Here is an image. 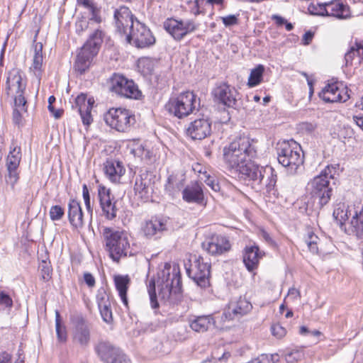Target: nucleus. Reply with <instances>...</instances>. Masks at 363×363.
<instances>
[{"instance_id":"64","label":"nucleus","mask_w":363,"mask_h":363,"mask_svg":"<svg viewBox=\"0 0 363 363\" xmlns=\"http://www.w3.org/2000/svg\"><path fill=\"white\" fill-rule=\"evenodd\" d=\"M353 121L357 124L358 127H359L362 130H363V116L360 115H356L353 116Z\"/></svg>"},{"instance_id":"55","label":"nucleus","mask_w":363,"mask_h":363,"mask_svg":"<svg viewBox=\"0 0 363 363\" xmlns=\"http://www.w3.org/2000/svg\"><path fill=\"white\" fill-rule=\"evenodd\" d=\"M91 17L87 20L89 23L93 24L94 23L96 24H99L102 21L101 16L100 15V9L97 8V6H94L91 9L89 10Z\"/></svg>"},{"instance_id":"13","label":"nucleus","mask_w":363,"mask_h":363,"mask_svg":"<svg viewBox=\"0 0 363 363\" xmlns=\"http://www.w3.org/2000/svg\"><path fill=\"white\" fill-rule=\"evenodd\" d=\"M164 28L174 40H181L186 35L196 30L199 24L191 19L179 21L168 18L164 23Z\"/></svg>"},{"instance_id":"25","label":"nucleus","mask_w":363,"mask_h":363,"mask_svg":"<svg viewBox=\"0 0 363 363\" xmlns=\"http://www.w3.org/2000/svg\"><path fill=\"white\" fill-rule=\"evenodd\" d=\"M168 220L163 218H152L145 220L141 225V230L144 236L147 238L155 236L159 238L164 231L167 230Z\"/></svg>"},{"instance_id":"51","label":"nucleus","mask_w":363,"mask_h":363,"mask_svg":"<svg viewBox=\"0 0 363 363\" xmlns=\"http://www.w3.org/2000/svg\"><path fill=\"white\" fill-rule=\"evenodd\" d=\"M91 23L89 21H88L86 18H82L79 20H77L75 23V30L76 33L81 35L84 33V31H86Z\"/></svg>"},{"instance_id":"53","label":"nucleus","mask_w":363,"mask_h":363,"mask_svg":"<svg viewBox=\"0 0 363 363\" xmlns=\"http://www.w3.org/2000/svg\"><path fill=\"white\" fill-rule=\"evenodd\" d=\"M303 354L300 350H292L286 352L284 357L285 359L289 363H293L302 359Z\"/></svg>"},{"instance_id":"57","label":"nucleus","mask_w":363,"mask_h":363,"mask_svg":"<svg viewBox=\"0 0 363 363\" xmlns=\"http://www.w3.org/2000/svg\"><path fill=\"white\" fill-rule=\"evenodd\" d=\"M300 298H301L300 291L298 289H296V288L292 287L289 289L287 296L285 298V301L289 300L292 302H296V301H299Z\"/></svg>"},{"instance_id":"52","label":"nucleus","mask_w":363,"mask_h":363,"mask_svg":"<svg viewBox=\"0 0 363 363\" xmlns=\"http://www.w3.org/2000/svg\"><path fill=\"white\" fill-rule=\"evenodd\" d=\"M13 111V122L20 126L23 124V116L22 112H26L27 111L26 104L25 105V108L23 110L19 106H16Z\"/></svg>"},{"instance_id":"7","label":"nucleus","mask_w":363,"mask_h":363,"mask_svg":"<svg viewBox=\"0 0 363 363\" xmlns=\"http://www.w3.org/2000/svg\"><path fill=\"white\" fill-rule=\"evenodd\" d=\"M199 106V99L192 91H184L177 96L171 97L165 104L169 114L183 118L194 112Z\"/></svg>"},{"instance_id":"30","label":"nucleus","mask_w":363,"mask_h":363,"mask_svg":"<svg viewBox=\"0 0 363 363\" xmlns=\"http://www.w3.org/2000/svg\"><path fill=\"white\" fill-rule=\"evenodd\" d=\"M264 255L257 245L246 246L243 252V262L247 270L252 272L256 269Z\"/></svg>"},{"instance_id":"15","label":"nucleus","mask_w":363,"mask_h":363,"mask_svg":"<svg viewBox=\"0 0 363 363\" xmlns=\"http://www.w3.org/2000/svg\"><path fill=\"white\" fill-rule=\"evenodd\" d=\"M71 323L73 342L86 346L90 340V325L86 319L82 314L76 313L72 315Z\"/></svg>"},{"instance_id":"28","label":"nucleus","mask_w":363,"mask_h":363,"mask_svg":"<svg viewBox=\"0 0 363 363\" xmlns=\"http://www.w3.org/2000/svg\"><path fill=\"white\" fill-rule=\"evenodd\" d=\"M202 184L192 182L182 191V199L187 203L201 204L204 199Z\"/></svg>"},{"instance_id":"46","label":"nucleus","mask_w":363,"mask_h":363,"mask_svg":"<svg viewBox=\"0 0 363 363\" xmlns=\"http://www.w3.org/2000/svg\"><path fill=\"white\" fill-rule=\"evenodd\" d=\"M49 215L52 221L60 220L65 215V209L59 205L52 206L50 209Z\"/></svg>"},{"instance_id":"8","label":"nucleus","mask_w":363,"mask_h":363,"mask_svg":"<svg viewBox=\"0 0 363 363\" xmlns=\"http://www.w3.org/2000/svg\"><path fill=\"white\" fill-rule=\"evenodd\" d=\"M106 123L118 132H128L135 123L133 112L123 108H111L104 116Z\"/></svg>"},{"instance_id":"37","label":"nucleus","mask_w":363,"mask_h":363,"mask_svg":"<svg viewBox=\"0 0 363 363\" xmlns=\"http://www.w3.org/2000/svg\"><path fill=\"white\" fill-rule=\"evenodd\" d=\"M184 185V179L182 177L176 175H169L167 184H165V191L172 197H175Z\"/></svg>"},{"instance_id":"42","label":"nucleus","mask_w":363,"mask_h":363,"mask_svg":"<svg viewBox=\"0 0 363 363\" xmlns=\"http://www.w3.org/2000/svg\"><path fill=\"white\" fill-rule=\"evenodd\" d=\"M319 238L313 232L309 231L304 238V242L308 246V250L313 254L318 252V241Z\"/></svg>"},{"instance_id":"10","label":"nucleus","mask_w":363,"mask_h":363,"mask_svg":"<svg viewBox=\"0 0 363 363\" xmlns=\"http://www.w3.org/2000/svg\"><path fill=\"white\" fill-rule=\"evenodd\" d=\"M109 84L110 90L121 96L133 99H139L142 96L137 84L123 75L113 74Z\"/></svg>"},{"instance_id":"23","label":"nucleus","mask_w":363,"mask_h":363,"mask_svg":"<svg viewBox=\"0 0 363 363\" xmlns=\"http://www.w3.org/2000/svg\"><path fill=\"white\" fill-rule=\"evenodd\" d=\"M203 249L212 256L221 255L231 248L229 240L220 235H213L202 243Z\"/></svg>"},{"instance_id":"36","label":"nucleus","mask_w":363,"mask_h":363,"mask_svg":"<svg viewBox=\"0 0 363 363\" xmlns=\"http://www.w3.org/2000/svg\"><path fill=\"white\" fill-rule=\"evenodd\" d=\"M130 278L128 275H116L114 277V283L116 288L118 292V295L124 304V306L128 307V301L127 298V291L130 284Z\"/></svg>"},{"instance_id":"9","label":"nucleus","mask_w":363,"mask_h":363,"mask_svg":"<svg viewBox=\"0 0 363 363\" xmlns=\"http://www.w3.org/2000/svg\"><path fill=\"white\" fill-rule=\"evenodd\" d=\"M25 89L26 84L23 83L22 77L19 72L16 69L9 71L6 83V94L13 96L14 105L19 106L23 110L27 103L24 97Z\"/></svg>"},{"instance_id":"44","label":"nucleus","mask_w":363,"mask_h":363,"mask_svg":"<svg viewBox=\"0 0 363 363\" xmlns=\"http://www.w3.org/2000/svg\"><path fill=\"white\" fill-rule=\"evenodd\" d=\"M96 301L98 307L103 306H111V296L104 288H100L96 294Z\"/></svg>"},{"instance_id":"20","label":"nucleus","mask_w":363,"mask_h":363,"mask_svg":"<svg viewBox=\"0 0 363 363\" xmlns=\"http://www.w3.org/2000/svg\"><path fill=\"white\" fill-rule=\"evenodd\" d=\"M98 199L100 208L102 211V216L108 220H113L117 216L118 208L116 207V201L111 195L110 189L105 186L99 185L98 187Z\"/></svg>"},{"instance_id":"6","label":"nucleus","mask_w":363,"mask_h":363,"mask_svg":"<svg viewBox=\"0 0 363 363\" xmlns=\"http://www.w3.org/2000/svg\"><path fill=\"white\" fill-rule=\"evenodd\" d=\"M335 173V167L328 165L308 183L312 197L318 201L320 206L327 204L330 199L333 190L330 181L333 179Z\"/></svg>"},{"instance_id":"18","label":"nucleus","mask_w":363,"mask_h":363,"mask_svg":"<svg viewBox=\"0 0 363 363\" xmlns=\"http://www.w3.org/2000/svg\"><path fill=\"white\" fill-rule=\"evenodd\" d=\"M211 121L203 114H199L186 128V134L193 140H203L211 133Z\"/></svg>"},{"instance_id":"14","label":"nucleus","mask_w":363,"mask_h":363,"mask_svg":"<svg viewBox=\"0 0 363 363\" xmlns=\"http://www.w3.org/2000/svg\"><path fill=\"white\" fill-rule=\"evenodd\" d=\"M96 351L104 363H131L130 359L119 347L109 342H100Z\"/></svg>"},{"instance_id":"41","label":"nucleus","mask_w":363,"mask_h":363,"mask_svg":"<svg viewBox=\"0 0 363 363\" xmlns=\"http://www.w3.org/2000/svg\"><path fill=\"white\" fill-rule=\"evenodd\" d=\"M355 56H358L363 60V42L351 46L350 49L345 53V60L346 65L351 62Z\"/></svg>"},{"instance_id":"49","label":"nucleus","mask_w":363,"mask_h":363,"mask_svg":"<svg viewBox=\"0 0 363 363\" xmlns=\"http://www.w3.org/2000/svg\"><path fill=\"white\" fill-rule=\"evenodd\" d=\"M308 12L312 15L325 16L326 15V4H319L311 3L308 7Z\"/></svg>"},{"instance_id":"31","label":"nucleus","mask_w":363,"mask_h":363,"mask_svg":"<svg viewBox=\"0 0 363 363\" xmlns=\"http://www.w3.org/2000/svg\"><path fill=\"white\" fill-rule=\"evenodd\" d=\"M104 171L110 181L117 183L124 174L125 169L121 162L109 159L104 164Z\"/></svg>"},{"instance_id":"4","label":"nucleus","mask_w":363,"mask_h":363,"mask_svg":"<svg viewBox=\"0 0 363 363\" xmlns=\"http://www.w3.org/2000/svg\"><path fill=\"white\" fill-rule=\"evenodd\" d=\"M277 159L288 173L294 174L303 164V153L301 147L295 140H286L278 143Z\"/></svg>"},{"instance_id":"50","label":"nucleus","mask_w":363,"mask_h":363,"mask_svg":"<svg viewBox=\"0 0 363 363\" xmlns=\"http://www.w3.org/2000/svg\"><path fill=\"white\" fill-rule=\"evenodd\" d=\"M82 196L86 208L87 210V212L89 213L90 218L91 220L93 216V208L91 206L90 195L86 184H84L82 186Z\"/></svg>"},{"instance_id":"16","label":"nucleus","mask_w":363,"mask_h":363,"mask_svg":"<svg viewBox=\"0 0 363 363\" xmlns=\"http://www.w3.org/2000/svg\"><path fill=\"white\" fill-rule=\"evenodd\" d=\"M21 147L13 143L10 147V151L6 157V166L7 174L6 175V182L9 184L12 189L19 179L18 169L21 160Z\"/></svg>"},{"instance_id":"1","label":"nucleus","mask_w":363,"mask_h":363,"mask_svg":"<svg viewBox=\"0 0 363 363\" xmlns=\"http://www.w3.org/2000/svg\"><path fill=\"white\" fill-rule=\"evenodd\" d=\"M157 287L159 298L166 305L177 304L181 300L182 280L178 267L166 263L158 273Z\"/></svg>"},{"instance_id":"35","label":"nucleus","mask_w":363,"mask_h":363,"mask_svg":"<svg viewBox=\"0 0 363 363\" xmlns=\"http://www.w3.org/2000/svg\"><path fill=\"white\" fill-rule=\"evenodd\" d=\"M326 16L337 18H347L350 16V11L347 6L339 1H332L326 4Z\"/></svg>"},{"instance_id":"12","label":"nucleus","mask_w":363,"mask_h":363,"mask_svg":"<svg viewBox=\"0 0 363 363\" xmlns=\"http://www.w3.org/2000/svg\"><path fill=\"white\" fill-rule=\"evenodd\" d=\"M125 37L128 43L138 48H148L155 43V38L150 28L139 21L135 22V26Z\"/></svg>"},{"instance_id":"38","label":"nucleus","mask_w":363,"mask_h":363,"mask_svg":"<svg viewBox=\"0 0 363 363\" xmlns=\"http://www.w3.org/2000/svg\"><path fill=\"white\" fill-rule=\"evenodd\" d=\"M351 211L345 203H339L333 211V217L340 225V228L345 231V228H348L345 221L348 219Z\"/></svg>"},{"instance_id":"3","label":"nucleus","mask_w":363,"mask_h":363,"mask_svg":"<svg viewBox=\"0 0 363 363\" xmlns=\"http://www.w3.org/2000/svg\"><path fill=\"white\" fill-rule=\"evenodd\" d=\"M104 33L100 28L94 29L77 54L74 67L80 74L90 66L94 57L98 54L104 41Z\"/></svg>"},{"instance_id":"61","label":"nucleus","mask_w":363,"mask_h":363,"mask_svg":"<svg viewBox=\"0 0 363 363\" xmlns=\"http://www.w3.org/2000/svg\"><path fill=\"white\" fill-rule=\"evenodd\" d=\"M84 279L89 287H93L95 285V279L90 273H85Z\"/></svg>"},{"instance_id":"39","label":"nucleus","mask_w":363,"mask_h":363,"mask_svg":"<svg viewBox=\"0 0 363 363\" xmlns=\"http://www.w3.org/2000/svg\"><path fill=\"white\" fill-rule=\"evenodd\" d=\"M157 61L150 57H142L138 61L139 72L144 76L151 75L153 73Z\"/></svg>"},{"instance_id":"26","label":"nucleus","mask_w":363,"mask_h":363,"mask_svg":"<svg viewBox=\"0 0 363 363\" xmlns=\"http://www.w3.org/2000/svg\"><path fill=\"white\" fill-rule=\"evenodd\" d=\"M94 100L92 98L86 99V96L84 94L78 95L74 100V104L72 105V108H76L79 113L82 123L85 125L91 123L93 119L91 114Z\"/></svg>"},{"instance_id":"54","label":"nucleus","mask_w":363,"mask_h":363,"mask_svg":"<svg viewBox=\"0 0 363 363\" xmlns=\"http://www.w3.org/2000/svg\"><path fill=\"white\" fill-rule=\"evenodd\" d=\"M99 308L104 321L110 323L113 320L111 306H103Z\"/></svg>"},{"instance_id":"40","label":"nucleus","mask_w":363,"mask_h":363,"mask_svg":"<svg viewBox=\"0 0 363 363\" xmlns=\"http://www.w3.org/2000/svg\"><path fill=\"white\" fill-rule=\"evenodd\" d=\"M264 67L262 65H257L255 68L252 69L250 72L247 85L249 87H254L261 83L263 77Z\"/></svg>"},{"instance_id":"58","label":"nucleus","mask_w":363,"mask_h":363,"mask_svg":"<svg viewBox=\"0 0 363 363\" xmlns=\"http://www.w3.org/2000/svg\"><path fill=\"white\" fill-rule=\"evenodd\" d=\"M221 20L226 27L234 26L238 23V16L235 15H229L227 16L221 17Z\"/></svg>"},{"instance_id":"22","label":"nucleus","mask_w":363,"mask_h":363,"mask_svg":"<svg viewBox=\"0 0 363 363\" xmlns=\"http://www.w3.org/2000/svg\"><path fill=\"white\" fill-rule=\"evenodd\" d=\"M136 21L138 20L126 6H121L114 12L115 26L116 30L121 34L126 35L135 26Z\"/></svg>"},{"instance_id":"21","label":"nucleus","mask_w":363,"mask_h":363,"mask_svg":"<svg viewBox=\"0 0 363 363\" xmlns=\"http://www.w3.org/2000/svg\"><path fill=\"white\" fill-rule=\"evenodd\" d=\"M252 306L245 298L230 301L224 310L223 317L225 320L239 319L251 311Z\"/></svg>"},{"instance_id":"2","label":"nucleus","mask_w":363,"mask_h":363,"mask_svg":"<svg viewBox=\"0 0 363 363\" xmlns=\"http://www.w3.org/2000/svg\"><path fill=\"white\" fill-rule=\"evenodd\" d=\"M257 155V141L245 136L235 139L223 150L225 163L235 171L255 158Z\"/></svg>"},{"instance_id":"19","label":"nucleus","mask_w":363,"mask_h":363,"mask_svg":"<svg viewBox=\"0 0 363 363\" xmlns=\"http://www.w3.org/2000/svg\"><path fill=\"white\" fill-rule=\"evenodd\" d=\"M212 94L217 103L228 108H235L239 94L234 86L222 83L213 89Z\"/></svg>"},{"instance_id":"56","label":"nucleus","mask_w":363,"mask_h":363,"mask_svg":"<svg viewBox=\"0 0 363 363\" xmlns=\"http://www.w3.org/2000/svg\"><path fill=\"white\" fill-rule=\"evenodd\" d=\"M272 335L277 338H282L286 334V330L279 323H274L271 326Z\"/></svg>"},{"instance_id":"17","label":"nucleus","mask_w":363,"mask_h":363,"mask_svg":"<svg viewBox=\"0 0 363 363\" xmlns=\"http://www.w3.org/2000/svg\"><path fill=\"white\" fill-rule=\"evenodd\" d=\"M210 268L211 265L199 257L186 269V273L199 286L206 288L209 285Z\"/></svg>"},{"instance_id":"33","label":"nucleus","mask_w":363,"mask_h":363,"mask_svg":"<svg viewBox=\"0 0 363 363\" xmlns=\"http://www.w3.org/2000/svg\"><path fill=\"white\" fill-rule=\"evenodd\" d=\"M188 322L189 327L196 333H204L215 324V320L211 315H193Z\"/></svg>"},{"instance_id":"29","label":"nucleus","mask_w":363,"mask_h":363,"mask_svg":"<svg viewBox=\"0 0 363 363\" xmlns=\"http://www.w3.org/2000/svg\"><path fill=\"white\" fill-rule=\"evenodd\" d=\"M345 232L363 240V205L354 208L352 219L348 223V228H345Z\"/></svg>"},{"instance_id":"43","label":"nucleus","mask_w":363,"mask_h":363,"mask_svg":"<svg viewBox=\"0 0 363 363\" xmlns=\"http://www.w3.org/2000/svg\"><path fill=\"white\" fill-rule=\"evenodd\" d=\"M147 292L150 296V305L153 309L158 308L159 303L157 298L156 291H155V281L152 279L149 281L147 285Z\"/></svg>"},{"instance_id":"47","label":"nucleus","mask_w":363,"mask_h":363,"mask_svg":"<svg viewBox=\"0 0 363 363\" xmlns=\"http://www.w3.org/2000/svg\"><path fill=\"white\" fill-rule=\"evenodd\" d=\"M39 270L40 271L42 279L45 281H48L51 278L52 268L50 262L43 260L39 265Z\"/></svg>"},{"instance_id":"59","label":"nucleus","mask_w":363,"mask_h":363,"mask_svg":"<svg viewBox=\"0 0 363 363\" xmlns=\"http://www.w3.org/2000/svg\"><path fill=\"white\" fill-rule=\"evenodd\" d=\"M0 305H4L6 308H11L13 305L11 298L4 291H0Z\"/></svg>"},{"instance_id":"11","label":"nucleus","mask_w":363,"mask_h":363,"mask_svg":"<svg viewBox=\"0 0 363 363\" xmlns=\"http://www.w3.org/2000/svg\"><path fill=\"white\" fill-rule=\"evenodd\" d=\"M236 172L244 175L245 179L252 182L254 189L261 190L264 184L267 185L268 179H265V176L272 174V168L259 166L250 160L247 164L241 165Z\"/></svg>"},{"instance_id":"5","label":"nucleus","mask_w":363,"mask_h":363,"mask_svg":"<svg viewBox=\"0 0 363 363\" xmlns=\"http://www.w3.org/2000/svg\"><path fill=\"white\" fill-rule=\"evenodd\" d=\"M102 234L106 249L114 261L118 262L122 257L130 254L128 237L125 232L106 227L103 229Z\"/></svg>"},{"instance_id":"60","label":"nucleus","mask_w":363,"mask_h":363,"mask_svg":"<svg viewBox=\"0 0 363 363\" xmlns=\"http://www.w3.org/2000/svg\"><path fill=\"white\" fill-rule=\"evenodd\" d=\"M205 182L208 186H209L213 191H218L220 190V186L218 182H216L213 178H211L209 175L206 177V179Z\"/></svg>"},{"instance_id":"27","label":"nucleus","mask_w":363,"mask_h":363,"mask_svg":"<svg viewBox=\"0 0 363 363\" xmlns=\"http://www.w3.org/2000/svg\"><path fill=\"white\" fill-rule=\"evenodd\" d=\"M152 175L147 170H140L136 177L134 191L141 199H147L152 192Z\"/></svg>"},{"instance_id":"34","label":"nucleus","mask_w":363,"mask_h":363,"mask_svg":"<svg viewBox=\"0 0 363 363\" xmlns=\"http://www.w3.org/2000/svg\"><path fill=\"white\" fill-rule=\"evenodd\" d=\"M34 54L33 58V64L30 67V70L33 72L40 82L42 75V66L43 61V44L42 43H36L33 45Z\"/></svg>"},{"instance_id":"32","label":"nucleus","mask_w":363,"mask_h":363,"mask_svg":"<svg viewBox=\"0 0 363 363\" xmlns=\"http://www.w3.org/2000/svg\"><path fill=\"white\" fill-rule=\"evenodd\" d=\"M67 216L69 223L73 228H82L83 227V212L79 201L75 199L69 201Z\"/></svg>"},{"instance_id":"24","label":"nucleus","mask_w":363,"mask_h":363,"mask_svg":"<svg viewBox=\"0 0 363 363\" xmlns=\"http://www.w3.org/2000/svg\"><path fill=\"white\" fill-rule=\"evenodd\" d=\"M319 96L328 103L345 102L349 99L346 89L337 83L327 84L319 93Z\"/></svg>"},{"instance_id":"62","label":"nucleus","mask_w":363,"mask_h":363,"mask_svg":"<svg viewBox=\"0 0 363 363\" xmlns=\"http://www.w3.org/2000/svg\"><path fill=\"white\" fill-rule=\"evenodd\" d=\"M272 19L275 21L278 26H281L282 25H284L285 23H286V20L284 18L277 14L272 15Z\"/></svg>"},{"instance_id":"45","label":"nucleus","mask_w":363,"mask_h":363,"mask_svg":"<svg viewBox=\"0 0 363 363\" xmlns=\"http://www.w3.org/2000/svg\"><path fill=\"white\" fill-rule=\"evenodd\" d=\"M55 325L57 339L60 342H65L67 340V332L60 323V315L58 311L55 313Z\"/></svg>"},{"instance_id":"48","label":"nucleus","mask_w":363,"mask_h":363,"mask_svg":"<svg viewBox=\"0 0 363 363\" xmlns=\"http://www.w3.org/2000/svg\"><path fill=\"white\" fill-rule=\"evenodd\" d=\"M277 360L278 354H277L271 355L262 354L257 358L252 359L248 363H274Z\"/></svg>"},{"instance_id":"63","label":"nucleus","mask_w":363,"mask_h":363,"mask_svg":"<svg viewBox=\"0 0 363 363\" xmlns=\"http://www.w3.org/2000/svg\"><path fill=\"white\" fill-rule=\"evenodd\" d=\"M78 4L84 6L87 9L90 10L96 5L91 0H77Z\"/></svg>"}]
</instances>
